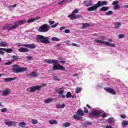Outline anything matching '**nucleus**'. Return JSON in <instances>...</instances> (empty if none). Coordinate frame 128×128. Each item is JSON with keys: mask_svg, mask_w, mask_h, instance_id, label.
<instances>
[{"mask_svg": "<svg viewBox=\"0 0 128 128\" xmlns=\"http://www.w3.org/2000/svg\"><path fill=\"white\" fill-rule=\"evenodd\" d=\"M46 64H53V70H66V68L60 64L58 63V60H52V59H47L44 60Z\"/></svg>", "mask_w": 128, "mask_h": 128, "instance_id": "1", "label": "nucleus"}, {"mask_svg": "<svg viewBox=\"0 0 128 128\" xmlns=\"http://www.w3.org/2000/svg\"><path fill=\"white\" fill-rule=\"evenodd\" d=\"M26 20H22L19 22H15V24L14 26H12L11 24H8L4 26L2 28V30H14L18 26H20L21 24H26Z\"/></svg>", "mask_w": 128, "mask_h": 128, "instance_id": "2", "label": "nucleus"}, {"mask_svg": "<svg viewBox=\"0 0 128 128\" xmlns=\"http://www.w3.org/2000/svg\"><path fill=\"white\" fill-rule=\"evenodd\" d=\"M28 70L26 67H19L16 64H14L12 67V72L14 74H20V72H24Z\"/></svg>", "mask_w": 128, "mask_h": 128, "instance_id": "3", "label": "nucleus"}, {"mask_svg": "<svg viewBox=\"0 0 128 128\" xmlns=\"http://www.w3.org/2000/svg\"><path fill=\"white\" fill-rule=\"evenodd\" d=\"M36 40L40 42H42V44H46L50 42V38L46 37L42 35H37Z\"/></svg>", "mask_w": 128, "mask_h": 128, "instance_id": "4", "label": "nucleus"}, {"mask_svg": "<svg viewBox=\"0 0 128 128\" xmlns=\"http://www.w3.org/2000/svg\"><path fill=\"white\" fill-rule=\"evenodd\" d=\"M96 44H104V46H110V48H115L116 44L110 43L109 42H106L102 40H94Z\"/></svg>", "mask_w": 128, "mask_h": 128, "instance_id": "5", "label": "nucleus"}, {"mask_svg": "<svg viewBox=\"0 0 128 128\" xmlns=\"http://www.w3.org/2000/svg\"><path fill=\"white\" fill-rule=\"evenodd\" d=\"M50 30V26L45 24L39 27L38 31L40 32H47Z\"/></svg>", "mask_w": 128, "mask_h": 128, "instance_id": "6", "label": "nucleus"}, {"mask_svg": "<svg viewBox=\"0 0 128 128\" xmlns=\"http://www.w3.org/2000/svg\"><path fill=\"white\" fill-rule=\"evenodd\" d=\"M102 116V110H95L89 114V118H95V116Z\"/></svg>", "mask_w": 128, "mask_h": 128, "instance_id": "7", "label": "nucleus"}, {"mask_svg": "<svg viewBox=\"0 0 128 128\" xmlns=\"http://www.w3.org/2000/svg\"><path fill=\"white\" fill-rule=\"evenodd\" d=\"M18 46H24L25 48H30L32 50L34 48H36V46L34 44H22L20 43L18 44Z\"/></svg>", "mask_w": 128, "mask_h": 128, "instance_id": "8", "label": "nucleus"}, {"mask_svg": "<svg viewBox=\"0 0 128 128\" xmlns=\"http://www.w3.org/2000/svg\"><path fill=\"white\" fill-rule=\"evenodd\" d=\"M100 2H98L94 6H92L91 7H89L88 9V12H94V10H96L98 8H100Z\"/></svg>", "mask_w": 128, "mask_h": 128, "instance_id": "9", "label": "nucleus"}, {"mask_svg": "<svg viewBox=\"0 0 128 128\" xmlns=\"http://www.w3.org/2000/svg\"><path fill=\"white\" fill-rule=\"evenodd\" d=\"M40 88H42V86H32L30 88V92H36V90H40Z\"/></svg>", "mask_w": 128, "mask_h": 128, "instance_id": "10", "label": "nucleus"}, {"mask_svg": "<svg viewBox=\"0 0 128 128\" xmlns=\"http://www.w3.org/2000/svg\"><path fill=\"white\" fill-rule=\"evenodd\" d=\"M104 90L106 92H108L109 94H116V91L114 90L113 89L110 88H105Z\"/></svg>", "mask_w": 128, "mask_h": 128, "instance_id": "11", "label": "nucleus"}, {"mask_svg": "<svg viewBox=\"0 0 128 128\" xmlns=\"http://www.w3.org/2000/svg\"><path fill=\"white\" fill-rule=\"evenodd\" d=\"M68 18H69L70 20H76L77 18H82V16L76 15V14H72L69 15L68 16Z\"/></svg>", "mask_w": 128, "mask_h": 128, "instance_id": "12", "label": "nucleus"}, {"mask_svg": "<svg viewBox=\"0 0 128 128\" xmlns=\"http://www.w3.org/2000/svg\"><path fill=\"white\" fill-rule=\"evenodd\" d=\"M112 4V6H114V10H118L120 8V6L118 5V1H114Z\"/></svg>", "mask_w": 128, "mask_h": 128, "instance_id": "13", "label": "nucleus"}, {"mask_svg": "<svg viewBox=\"0 0 128 128\" xmlns=\"http://www.w3.org/2000/svg\"><path fill=\"white\" fill-rule=\"evenodd\" d=\"M10 92V90L9 88H6L2 92V96H8Z\"/></svg>", "mask_w": 128, "mask_h": 128, "instance_id": "14", "label": "nucleus"}, {"mask_svg": "<svg viewBox=\"0 0 128 128\" xmlns=\"http://www.w3.org/2000/svg\"><path fill=\"white\" fill-rule=\"evenodd\" d=\"M5 124L6 126H16V122H14V121H10V122H8V121H6L5 122Z\"/></svg>", "mask_w": 128, "mask_h": 128, "instance_id": "15", "label": "nucleus"}, {"mask_svg": "<svg viewBox=\"0 0 128 128\" xmlns=\"http://www.w3.org/2000/svg\"><path fill=\"white\" fill-rule=\"evenodd\" d=\"M0 50H4V52H6L8 54H12V48H0Z\"/></svg>", "mask_w": 128, "mask_h": 128, "instance_id": "16", "label": "nucleus"}, {"mask_svg": "<svg viewBox=\"0 0 128 128\" xmlns=\"http://www.w3.org/2000/svg\"><path fill=\"white\" fill-rule=\"evenodd\" d=\"M17 78L14 77L13 78H4V80L5 82H12V80H16Z\"/></svg>", "mask_w": 128, "mask_h": 128, "instance_id": "17", "label": "nucleus"}, {"mask_svg": "<svg viewBox=\"0 0 128 128\" xmlns=\"http://www.w3.org/2000/svg\"><path fill=\"white\" fill-rule=\"evenodd\" d=\"M18 52H30V50L27 48H22L18 49Z\"/></svg>", "mask_w": 128, "mask_h": 128, "instance_id": "18", "label": "nucleus"}, {"mask_svg": "<svg viewBox=\"0 0 128 128\" xmlns=\"http://www.w3.org/2000/svg\"><path fill=\"white\" fill-rule=\"evenodd\" d=\"M77 114L80 116H84V112L81 109H79L77 111Z\"/></svg>", "mask_w": 128, "mask_h": 128, "instance_id": "19", "label": "nucleus"}, {"mask_svg": "<svg viewBox=\"0 0 128 128\" xmlns=\"http://www.w3.org/2000/svg\"><path fill=\"white\" fill-rule=\"evenodd\" d=\"M38 74L36 72H33L31 74H28V76H30V78H36Z\"/></svg>", "mask_w": 128, "mask_h": 128, "instance_id": "20", "label": "nucleus"}, {"mask_svg": "<svg viewBox=\"0 0 128 128\" xmlns=\"http://www.w3.org/2000/svg\"><path fill=\"white\" fill-rule=\"evenodd\" d=\"M82 126L84 128H88V126H92V122L90 121H86L83 123Z\"/></svg>", "mask_w": 128, "mask_h": 128, "instance_id": "21", "label": "nucleus"}, {"mask_svg": "<svg viewBox=\"0 0 128 128\" xmlns=\"http://www.w3.org/2000/svg\"><path fill=\"white\" fill-rule=\"evenodd\" d=\"M114 26L115 30H118V28H120V26H122V23L116 22L114 24Z\"/></svg>", "mask_w": 128, "mask_h": 128, "instance_id": "22", "label": "nucleus"}, {"mask_svg": "<svg viewBox=\"0 0 128 128\" xmlns=\"http://www.w3.org/2000/svg\"><path fill=\"white\" fill-rule=\"evenodd\" d=\"M84 4H85V6H92V2H88V1H84Z\"/></svg>", "mask_w": 128, "mask_h": 128, "instance_id": "23", "label": "nucleus"}, {"mask_svg": "<svg viewBox=\"0 0 128 128\" xmlns=\"http://www.w3.org/2000/svg\"><path fill=\"white\" fill-rule=\"evenodd\" d=\"M98 2H100V4H99L100 6H107L108 4V2L106 0L103 2L98 1Z\"/></svg>", "mask_w": 128, "mask_h": 128, "instance_id": "24", "label": "nucleus"}, {"mask_svg": "<svg viewBox=\"0 0 128 128\" xmlns=\"http://www.w3.org/2000/svg\"><path fill=\"white\" fill-rule=\"evenodd\" d=\"M74 118V120H82V117L80 116V115L76 114V115H74L73 116Z\"/></svg>", "mask_w": 128, "mask_h": 128, "instance_id": "25", "label": "nucleus"}, {"mask_svg": "<svg viewBox=\"0 0 128 128\" xmlns=\"http://www.w3.org/2000/svg\"><path fill=\"white\" fill-rule=\"evenodd\" d=\"M40 20V17H37L35 18H31L30 20H29L28 21V24H30V22H34V20Z\"/></svg>", "mask_w": 128, "mask_h": 128, "instance_id": "26", "label": "nucleus"}, {"mask_svg": "<svg viewBox=\"0 0 128 128\" xmlns=\"http://www.w3.org/2000/svg\"><path fill=\"white\" fill-rule=\"evenodd\" d=\"M110 10V8L108 6H103L100 9V12H106V10Z\"/></svg>", "mask_w": 128, "mask_h": 128, "instance_id": "27", "label": "nucleus"}, {"mask_svg": "<svg viewBox=\"0 0 128 128\" xmlns=\"http://www.w3.org/2000/svg\"><path fill=\"white\" fill-rule=\"evenodd\" d=\"M12 58V62H16V60H20V56H13Z\"/></svg>", "mask_w": 128, "mask_h": 128, "instance_id": "28", "label": "nucleus"}, {"mask_svg": "<svg viewBox=\"0 0 128 128\" xmlns=\"http://www.w3.org/2000/svg\"><path fill=\"white\" fill-rule=\"evenodd\" d=\"M122 128H126V126H128V120H124L122 123Z\"/></svg>", "mask_w": 128, "mask_h": 128, "instance_id": "29", "label": "nucleus"}, {"mask_svg": "<svg viewBox=\"0 0 128 128\" xmlns=\"http://www.w3.org/2000/svg\"><path fill=\"white\" fill-rule=\"evenodd\" d=\"M65 106H66V104H62L61 105L60 104H56V108H64Z\"/></svg>", "mask_w": 128, "mask_h": 128, "instance_id": "30", "label": "nucleus"}, {"mask_svg": "<svg viewBox=\"0 0 128 128\" xmlns=\"http://www.w3.org/2000/svg\"><path fill=\"white\" fill-rule=\"evenodd\" d=\"M53 100L52 98H48L44 100V102L45 104H50V102H52Z\"/></svg>", "mask_w": 128, "mask_h": 128, "instance_id": "31", "label": "nucleus"}, {"mask_svg": "<svg viewBox=\"0 0 128 128\" xmlns=\"http://www.w3.org/2000/svg\"><path fill=\"white\" fill-rule=\"evenodd\" d=\"M82 26L83 28H88V26H90V24L88 23H83Z\"/></svg>", "mask_w": 128, "mask_h": 128, "instance_id": "32", "label": "nucleus"}, {"mask_svg": "<svg viewBox=\"0 0 128 128\" xmlns=\"http://www.w3.org/2000/svg\"><path fill=\"white\" fill-rule=\"evenodd\" d=\"M50 124H58V121L56 120H50L49 121Z\"/></svg>", "mask_w": 128, "mask_h": 128, "instance_id": "33", "label": "nucleus"}, {"mask_svg": "<svg viewBox=\"0 0 128 128\" xmlns=\"http://www.w3.org/2000/svg\"><path fill=\"white\" fill-rule=\"evenodd\" d=\"M8 46V43L4 42H1V46H3V48H6V46Z\"/></svg>", "mask_w": 128, "mask_h": 128, "instance_id": "34", "label": "nucleus"}, {"mask_svg": "<svg viewBox=\"0 0 128 128\" xmlns=\"http://www.w3.org/2000/svg\"><path fill=\"white\" fill-rule=\"evenodd\" d=\"M114 118L110 117L108 119V122H109V124H112V122H114Z\"/></svg>", "mask_w": 128, "mask_h": 128, "instance_id": "35", "label": "nucleus"}, {"mask_svg": "<svg viewBox=\"0 0 128 128\" xmlns=\"http://www.w3.org/2000/svg\"><path fill=\"white\" fill-rule=\"evenodd\" d=\"M52 42H60V38H56V37H52Z\"/></svg>", "mask_w": 128, "mask_h": 128, "instance_id": "36", "label": "nucleus"}, {"mask_svg": "<svg viewBox=\"0 0 128 128\" xmlns=\"http://www.w3.org/2000/svg\"><path fill=\"white\" fill-rule=\"evenodd\" d=\"M26 124L24 122H22L19 123V126L21 128H24V126H26Z\"/></svg>", "mask_w": 128, "mask_h": 128, "instance_id": "37", "label": "nucleus"}, {"mask_svg": "<svg viewBox=\"0 0 128 128\" xmlns=\"http://www.w3.org/2000/svg\"><path fill=\"white\" fill-rule=\"evenodd\" d=\"M80 92H82V88L78 87L76 90V94H78Z\"/></svg>", "mask_w": 128, "mask_h": 128, "instance_id": "38", "label": "nucleus"}, {"mask_svg": "<svg viewBox=\"0 0 128 128\" xmlns=\"http://www.w3.org/2000/svg\"><path fill=\"white\" fill-rule=\"evenodd\" d=\"M16 7V4L8 6V8H9V10H12V8Z\"/></svg>", "mask_w": 128, "mask_h": 128, "instance_id": "39", "label": "nucleus"}, {"mask_svg": "<svg viewBox=\"0 0 128 128\" xmlns=\"http://www.w3.org/2000/svg\"><path fill=\"white\" fill-rule=\"evenodd\" d=\"M72 96V93L70 92H68L66 94V98H70V96Z\"/></svg>", "mask_w": 128, "mask_h": 128, "instance_id": "40", "label": "nucleus"}, {"mask_svg": "<svg viewBox=\"0 0 128 128\" xmlns=\"http://www.w3.org/2000/svg\"><path fill=\"white\" fill-rule=\"evenodd\" d=\"M38 122V120L34 119L32 120V124H36Z\"/></svg>", "mask_w": 128, "mask_h": 128, "instance_id": "41", "label": "nucleus"}, {"mask_svg": "<svg viewBox=\"0 0 128 128\" xmlns=\"http://www.w3.org/2000/svg\"><path fill=\"white\" fill-rule=\"evenodd\" d=\"M70 126V123L66 122L64 124V128H68Z\"/></svg>", "mask_w": 128, "mask_h": 128, "instance_id": "42", "label": "nucleus"}, {"mask_svg": "<svg viewBox=\"0 0 128 128\" xmlns=\"http://www.w3.org/2000/svg\"><path fill=\"white\" fill-rule=\"evenodd\" d=\"M112 14H114V12H112V11H108L106 13V16H110Z\"/></svg>", "mask_w": 128, "mask_h": 128, "instance_id": "43", "label": "nucleus"}, {"mask_svg": "<svg viewBox=\"0 0 128 128\" xmlns=\"http://www.w3.org/2000/svg\"><path fill=\"white\" fill-rule=\"evenodd\" d=\"M12 64V60L11 62H8L4 64L5 66H10Z\"/></svg>", "mask_w": 128, "mask_h": 128, "instance_id": "44", "label": "nucleus"}, {"mask_svg": "<svg viewBox=\"0 0 128 128\" xmlns=\"http://www.w3.org/2000/svg\"><path fill=\"white\" fill-rule=\"evenodd\" d=\"M2 112H8V108H3L1 110Z\"/></svg>", "mask_w": 128, "mask_h": 128, "instance_id": "45", "label": "nucleus"}, {"mask_svg": "<svg viewBox=\"0 0 128 128\" xmlns=\"http://www.w3.org/2000/svg\"><path fill=\"white\" fill-rule=\"evenodd\" d=\"M78 8L75 9L72 12V14H78Z\"/></svg>", "mask_w": 128, "mask_h": 128, "instance_id": "46", "label": "nucleus"}, {"mask_svg": "<svg viewBox=\"0 0 128 128\" xmlns=\"http://www.w3.org/2000/svg\"><path fill=\"white\" fill-rule=\"evenodd\" d=\"M84 110L85 114H88V108H86V107H84Z\"/></svg>", "mask_w": 128, "mask_h": 128, "instance_id": "47", "label": "nucleus"}, {"mask_svg": "<svg viewBox=\"0 0 128 128\" xmlns=\"http://www.w3.org/2000/svg\"><path fill=\"white\" fill-rule=\"evenodd\" d=\"M64 32L65 34H70V30L68 29H66L64 31Z\"/></svg>", "mask_w": 128, "mask_h": 128, "instance_id": "48", "label": "nucleus"}, {"mask_svg": "<svg viewBox=\"0 0 128 128\" xmlns=\"http://www.w3.org/2000/svg\"><path fill=\"white\" fill-rule=\"evenodd\" d=\"M68 0H63L59 2H58V4H66V2Z\"/></svg>", "mask_w": 128, "mask_h": 128, "instance_id": "49", "label": "nucleus"}, {"mask_svg": "<svg viewBox=\"0 0 128 128\" xmlns=\"http://www.w3.org/2000/svg\"><path fill=\"white\" fill-rule=\"evenodd\" d=\"M64 43L66 44L67 46H72V44H70V40L66 41Z\"/></svg>", "mask_w": 128, "mask_h": 128, "instance_id": "50", "label": "nucleus"}, {"mask_svg": "<svg viewBox=\"0 0 128 128\" xmlns=\"http://www.w3.org/2000/svg\"><path fill=\"white\" fill-rule=\"evenodd\" d=\"M71 46H78L79 48H80V46L79 45H78L77 44H74V43L72 44Z\"/></svg>", "mask_w": 128, "mask_h": 128, "instance_id": "51", "label": "nucleus"}, {"mask_svg": "<svg viewBox=\"0 0 128 128\" xmlns=\"http://www.w3.org/2000/svg\"><path fill=\"white\" fill-rule=\"evenodd\" d=\"M121 118H123V119L126 118V116L124 114H123L121 115Z\"/></svg>", "mask_w": 128, "mask_h": 128, "instance_id": "52", "label": "nucleus"}, {"mask_svg": "<svg viewBox=\"0 0 128 128\" xmlns=\"http://www.w3.org/2000/svg\"><path fill=\"white\" fill-rule=\"evenodd\" d=\"M48 22L50 23V26H52V24H54V21H52V22L50 20H49Z\"/></svg>", "mask_w": 128, "mask_h": 128, "instance_id": "53", "label": "nucleus"}, {"mask_svg": "<svg viewBox=\"0 0 128 128\" xmlns=\"http://www.w3.org/2000/svg\"><path fill=\"white\" fill-rule=\"evenodd\" d=\"M54 80H58V81L60 80V79L59 78H58L56 76H54Z\"/></svg>", "mask_w": 128, "mask_h": 128, "instance_id": "54", "label": "nucleus"}, {"mask_svg": "<svg viewBox=\"0 0 128 128\" xmlns=\"http://www.w3.org/2000/svg\"><path fill=\"white\" fill-rule=\"evenodd\" d=\"M124 36L122 34H120L118 36V38H124Z\"/></svg>", "mask_w": 128, "mask_h": 128, "instance_id": "55", "label": "nucleus"}, {"mask_svg": "<svg viewBox=\"0 0 128 128\" xmlns=\"http://www.w3.org/2000/svg\"><path fill=\"white\" fill-rule=\"evenodd\" d=\"M58 94H64V90H60V91H58Z\"/></svg>", "mask_w": 128, "mask_h": 128, "instance_id": "56", "label": "nucleus"}, {"mask_svg": "<svg viewBox=\"0 0 128 128\" xmlns=\"http://www.w3.org/2000/svg\"><path fill=\"white\" fill-rule=\"evenodd\" d=\"M60 46H62V44H56V45L55 46H56V48H60Z\"/></svg>", "mask_w": 128, "mask_h": 128, "instance_id": "57", "label": "nucleus"}, {"mask_svg": "<svg viewBox=\"0 0 128 128\" xmlns=\"http://www.w3.org/2000/svg\"><path fill=\"white\" fill-rule=\"evenodd\" d=\"M102 118H106V114L104 113L103 114H102Z\"/></svg>", "mask_w": 128, "mask_h": 128, "instance_id": "58", "label": "nucleus"}, {"mask_svg": "<svg viewBox=\"0 0 128 128\" xmlns=\"http://www.w3.org/2000/svg\"><path fill=\"white\" fill-rule=\"evenodd\" d=\"M97 88H102V86L100 84H98Z\"/></svg>", "mask_w": 128, "mask_h": 128, "instance_id": "59", "label": "nucleus"}, {"mask_svg": "<svg viewBox=\"0 0 128 128\" xmlns=\"http://www.w3.org/2000/svg\"><path fill=\"white\" fill-rule=\"evenodd\" d=\"M0 54H4V52L3 51H2V50H0Z\"/></svg>", "mask_w": 128, "mask_h": 128, "instance_id": "60", "label": "nucleus"}, {"mask_svg": "<svg viewBox=\"0 0 128 128\" xmlns=\"http://www.w3.org/2000/svg\"><path fill=\"white\" fill-rule=\"evenodd\" d=\"M60 98H66V96L62 94L61 95V96H60Z\"/></svg>", "mask_w": 128, "mask_h": 128, "instance_id": "61", "label": "nucleus"}, {"mask_svg": "<svg viewBox=\"0 0 128 128\" xmlns=\"http://www.w3.org/2000/svg\"><path fill=\"white\" fill-rule=\"evenodd\" d=\"M26 58H27V60H32V57H30V56H27Z\"/></svg>", "mask_w": 128, "mask_h": 128, "instance_id": "62", "label": "nucleus"}, {"mask_svg": "<svg viewBox=\"0 0 128 128\" xmlns=\"http://www.w3.org/2000/svg\"><path fill=\"white\" fill-rule=\"evenodd\" d=\"M100 40H104V36H102L100 37Z\"/></svg>", "mask_w": 128, "mask_h": 128, "instance_id": "63", "label": "nucleus"}, {"mask_svg": "<svg viewBox=\"0 0 128 128\" xmlns=\"http://www.w3.org/2000/svg\"><path fill=\"white\" fill-rule=\"evenodd\" d=\"M106 128H112V126H107Z\"/></svg>", "mask_w": 128, "mask_h": 128, "instance_id": "64", "label": "nucleus"}]
</instances>
